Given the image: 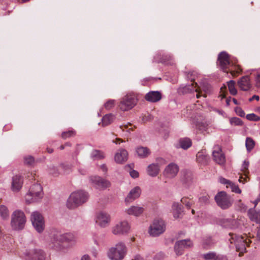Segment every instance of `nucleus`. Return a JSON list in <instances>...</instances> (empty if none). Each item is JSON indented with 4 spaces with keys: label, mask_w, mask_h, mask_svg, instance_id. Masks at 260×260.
Instances as JSON below:
<instances>
[{
    "label": "nucleus",
    "mask_w": 260,
    "mask_h": 260,
    "mask_svg": "<svg viewBox=\"0 0 260 260\" xmlns=\"http://www.w3.org/2000/svg\"><path fill=\"white\" fill-rule=\"evenodd\" d=\"M242 237V236L237 235L236 234L230 233L227 238L229 241L230 242V244H232V245H234L236 243L238 242H237V241H239L241 240Z\"/></svg>",
    "instance_id": "c9c22d12"
},
{
    "label": "nucleus",
    "mask_w": 260,
    "mask_h": 260,
    "mask_svg": "<svg viewBox=\"0 0 260 260\" xmlns=\"http://www.w3.org/2000/svg\"><path fill=\"white\" fill-rule=\"evenodd\" d=\"M141 193V190L140 187L136 186L131 189L125 199V202L126 203H129L136 199H138Z\"/></svg>",
    "instance_id": "dca6fc26"
},
{
    "label": "nucleus",
    "mask_w": 260,
    "mask_h": 260,
    "mask_svg": "<svg viewBox=\"0 0 260 260\" xmlns=\"http://www.w3.org/2000/svg\"><path fill=\"white\" fill-rule=\"evenodd\" d=\"M77 234L74 232L62 233L59 231L52 232L50 236L48 247L57 251H63L66 249L65 243L68 246H72L77 242Z\"/></svg>",
    "instance_id": "f257e3e1"
},
{
    "label": "nucleus",
    "mask_w": 260,
    "mask_h": 260,
    "mask_svg": "<svg viewBox=\"0 0 260 260\" xmlns=\"http://www.w3.org/2000/svg\"><path fill=\"white\" fill-rule=\"evenodd\" d=\"M90 181L98 189H105L111 185L108 180L97 176L90 177Z\"/></svg>",
    "instance_id": "9b49d317"
},
{
    "label": "nucleus",
    "mask_w": 260,
    "mask_h": 260,
    "mask_svg": "<svg viewBox=\"0 0 260 260\" xmlns=\"http://www.w3.org/2000/svg\"><path fill=\"white\" fill-rule=\"evenodd\" d=\"M246 118L250 121H258L260 120V117L254 113L247 114L246 115Z\"/></svg>",
    "instance_id": "a18cd8bd"
},
{
    "label": "nucleus",
    "mask_w": 260,
    "mask_h": 260,
    "mask_svg": "<svg viewBox=\"0 0 260 260\" xmlns=\"http://www.w3.org/2000/svg\"><path fill=\"white\" fill-rule=\"evenodd\" d=\"M231 98L229 97V98H227L226 100V104L227 106H229L231 102Z\"/></svg>",
    "instance_id": "774afa93"
},
{
    "label": "nucleus",
    "mask_w": 260,
    "mask_h": 260,
    "mask_svg": "<svg viewBox=\"0 0 260 260\" xmlns=\"http://www.w3.org/2000/svg\"><path fill=\"white\" fill-rule=\"evenodd\" d=\"M238 241V242L234 245H231L230 246L232 247H235L236 250L240 252L239 255L241 256V253H243L246 251V242L243 237L241 238V240Z\"/></svg>",
    "instance_id": "7c9ffc66"
},
{
    "label": "nucleus",
    "mask_w": 260,
    "mask_h": 260,
    "mask_svg": "<svg viewBox=\"0 0 260 260\" xmlns=\"http://www.w3.org/2000/svg\"><path fill=\"white\" fill-rule=\"evenodd\" d=\"M192 245V242L188 239L178 241L175 244L174 251L177 255H181L183 253L184 248L191 247Z\"/></svg>",
    "instance_id": "9d476101"
},
{
    "label": "nucleus",
    "mask_w": 260,
    "mask_h": 260,
    "mask_svg": "<svg viewBox=\"0 0 260 260\" xmlns=\"http://www.w3.org/2000/svg\"><path fill=\"white\" fill-rule=\"evenodd\" d=\"M23 179L21 176L15 175L12 178V189L14 191H19L22 187Z\"/></svg>",
    "instance_id": "4be33fe9"
},
{
    "label": "nucleus",
    "mask_w": 260,
    "mask_h": 260,
    "mask_svg": "<svg viewBox=\"0 0 260 260\" xmlns=\"http://www.w3.org/2000/svg\"><path fill=\"white\" fill-rule=\"evenodd\" d=\"M235 112L237 113V114L240 117H244L245 116V112L241 108L237 107L235 109Z\"/></svg>",
    "instance_id": "5fc2aeb1"
},
{
    "label": "nucleus",
    "mask_w": 260,
    "mask_h": 260,
    "mask_svg": "<svg viewBox=\"0 0 260 260\" xmlns=\"http://www.w3.org/2000/svg\"><path fill=\"white\" fill-rule=\"evenodd\" d=\"M249 162L248 161L245 160L242 164V169L243 171L245 172L246 171L248 170V168L249 166Z\"/></svg>",
    "instance_id": "4d7b16f0"
},
{
    "label": "nucleus",
    "mask_w": 260,
    "mask_h": 260,
    "mask_svg": "<svg viewBox=\"0 0 260 260\" xmlns=\"http://www.w3.org/2000/svg\"><path fill=\"white\" fill-rule=\"evenodd\" d=\"M245 145L247 151L250 152L254 148L255 142L252 138L247 137L246 139Z\"/></svg>",
    "instance_id": "58836bf2"
},
{
    "label": "nucleus",
    "mask_w": 260,
    "mask_h": 260,
    "mask_svg": "<svg viewBox=\"0 0 260 260\" xmlns=\"http://www.w3.org/2000/svg\"><path fill=\"white\" fill-rule=\"evenodd\" d=\"M239 88L243 91L248 90L250 87L249 77L248 76L242 77L238 82Z\"/></svg>",
    "instance_id": "412c9836"
},
{
    "label": "nucleus",
    "mask_w": 260,
    "mask_h": 260,
    "mask_svg": "<svg viewBox=\"0 0 260 260\" xmlns=\"http://www.w3.org/2000/svg\"><path fill=\"white\" fill-rule=\"evenodd\" d=\"M259 99V96L257 95H254L251 98H250L249 100V101H252L253 100H256V101H258Z\"/></svg>",
    "instance_id": "0e129e2a"
},
{
    "label": "nucleus",
    "mask_w": 260,
    "mask_h": 260,
    "mask_svg": "<svg viewBox=\"0 0 260 260\" xmlns=\"http://www.w3.org/2000/svg\"><path fill=\"white\" fill-rule=\"evenodd\" d=\"M48 172L49 174L53 176H57L59 174L58 169L53 165H50L48 166Z\"/></svg>",
    "instance_id": "37998d69"
},
{
    "label": "nucleus",
    "mask_w": 260,
    "mask_h": 260,
    "mask_svg": "<svg viewBox=\"0 0 260 260\" xmlns=\"http://www.w3.org/2000/svg\"><path fill=\"white\" fill-rule=\"evenodd\" d=\"M26 221L24 213L20 210L14 211L11 215V225L13 230L20 231L24 229Z\"/></svg>",
    "instance_id": "7ed1b4c3"
},
{
    "label": "nucleus",
    "mask_w": 260,
    "mask_h": 260,
    "mask_svg": "<svg viewBox=\"0 0 260 260\" xmlns=\"http://www.w3.org/2000/svg\"><path fill=\"white\" fill-rule=\"evenodd\" d=\"M160 56L161 55H160ZM156 58H159L157 60L158 62L169 65H173L174 64L173 58L170 54H162L161 57H160L159 55H158L155 56V59H156Z\"/></svg>",
    "instance_id": "cd10ccee"
},
{
    "label": "nucleus",
    "mask_w": 260,
    "mask_h": 260,
    "mask_svg": "<svg viewBox=\"0 0 260 260\" xmlns=\"http://www.w3.org/2000/svg\"><path fill=\"white\" fill-rule=\"evenodd\" d=\"M248 214L251 221L260 223V210L255 211L254 208H250L248 211Z\"/></svg>",
    "instance_id": "c756f323"
},
{
    "label": "nucleus",
    "mask_w": 260,
    "mask_h": 260,
    "mask_svg": "<svg viewBox=\"0 0 260 260\" xmlns=\"http://www.w3.org/2000/svg\"><path fill=\"white\" fill-rule=\"evenodd\" d=\"M221 225L224 228L235 229L238 228V224L235 219H224L222 221Z\"/></svg>",
    "instance_id": "393cba45"
},
{
    "label": "nucleus",
    "mask_w": 260,
    "mask_h": 260,
    "mask_svg": "<svg viewBox=\"0 0 260 260\" xmlns=\"http://www.w3.org/2000/svg\"><path fill=\"white\" fill-rule=\"evenodd\" d=\"M197 160L202 165H206L209 160V156L203 154V152H199L197 154Z\"/></svg>",
    "instance_id": "473e14b6"
},
{
    "label": "nucleus",
    "mask_w": 260,
    "mask_h": 260,
    "mask_svg": "<svg viewBox=\"0 0 260 260\" xmlns=\"http://www.w3.org/2000/svg\"><path fill=\"white\" fill-rule=\"evenodd\" d=\"M45 254L41 249H34L27 254L28 260H44Z\"/></svg>",
    "instance_id": "f3484780"
},
{
    "label": "nucleus",
    "mask_w": 260,
    "mask_h": 260,
    "mask_svg": "<svg viewBox=\"0 0 260 260\" xmlns=\"http://www.w3.org/2000/svg\"><path fill=\"white\" fill-rule=\"evenodd\" d=\"M144 211V209L142 207L138 206H132L129 208L126 209V212L129 215H133L135 216H139Z\"/></svg>",
    "instance_id": "5701e85b"
},
{
    "label": "nucleus",
    "mask_w": 260,
    "mask_h": 260,
    "mask_svg": "<svg viewBox=\"0 0 260 260\" xmlns=\"http://www.w3.org/2000/svg\"><path fill=\"white\" fill-rule=\"evenodd\" d=\"M165 254L163 252H159L153 257L154 260H162L165 257Z\"/></svg>",
    "instance_id": "603ef678"
},
{
    "label": "nucleus",
    "mask_w": 260,
    "mask_h": 260,
    "mask_svg": "<svg viewBox=\"0 0 260 260\" xmlns=\"http://www.w3.org/2000/svg\"><path fill=\"white\" fill-rule=\"evenodd\" d=\"M101 169L102 170L103 172L104 173H106L107 171V168L105 164H103L100 167Z\"/></svg>",
    "instance_id": "e2e57ef3"
},
{
    "label": "nucleus",
    "mask_w": 260,
    "mask_h": 260,
    "mask_svg": "<svg viewBox=\"0 0 260 260\" xmlns=\"http://www.w3.org/2000/svg\"><path fill=\"white\" fill-rule=\"evenodd\" d=\"M161 98V93L158 91H150L145 96V100L151 103L157 102L160 101Z\"/></svg>",
    "instance_id": "a211bd4d"
},
{
    "label": "nucleus",
    "mask_w": 260,
    "mask_h": 260,
    "mask_svg": "<svg viewBox=\"0 0 260 260\" xmlns=\"http://www.w3.org/2000/svg\"><path fill=\"white\" fill-rule=\"evenodd\" d=\"M81 260H91V259L88 255L85 254L82 256Z\"/></svg>",
    "instance_id": "680f3d73"
},
{
    "label": "nucleus",
    "mask_w": 260,
    "mask_h": 260,
    "mask_svg": "<svg viewBox=\"0 0 260 260\" xmlns=\"http://www.w3.org/2000/svg\"><path fill=\"white\" fill-rule=\"evenodd\" d=\"M127 248L123 242H118L114 247H111L108 253V256L111 260H121L125 255Z\"/></svg>",
    "instance_id": "20e7f679"
},
{
    "label": "nucleus",
    "mask_w": 260,
    "mask_h": 260,
    "mask_svg": "<svg viewBox=\"0 0 260 260\" xmlns=\"http://www.w3.org/2000/svg\"><path fill=\"white\" fill-rule=\"evenodd\" d=\"M192 145L191 140L188 138H183L179 139L177 148H181L184 150H187Z\"/></svg>",
    "instance_id": "a878e982"
},
{
    "label": "nucleus",
    "mask_w": 260,
    "mask_h": 260,
    "mask_svg": "<svg viewBox=\"0 0 260 260\" xmlns=\"http://www.w3.org/2000/svg\"><path fill=\"white\" fill-rule=\"evenodd\" d=\"M60 166L65 173H68L71 170L72 168V165L67 162L61 164Z\"/></svg>",
    "instance_id": "de8ad7c7"
},
{
    "label": "nucleus",
    "mask_w": 260,
    "mask_h": 260,
    "mask_svg": "<svg viewBox=\"0 0 260 260\" xmlns=\"http://www.w3.org/2000/svg\"><path fill=\"white\" fill-rule=\"evenodd\" d=\"M31 221L35 229L39 233H42L44 230V221L42 215L36 211L31 213Z\"/></svg>",
    "instance_id": "6e6552de"
},
{
    "label": "nucleus",
    "mask_w": 260,
    "mask_h": 260,
    "mask_svg": "<svg viewBox=\"0 0 260 260\" xmlns=\"http://www.w3.org/2000/svg\"><path fill=\"white\" fill-rule=\"evenodd\" d=\"M217 205L222 209L225 210L232 206L233 199L226 192H218L214 197Z\"/></svg>",
    "instance_id": "39448f33"
},
{
    "label": "nucleus",
    "mask_w": 260,
    "mask_h": 260,
    "mask_svg": "<svg viewBox=\"0 0 260 260\" xmlns=\"http://www.w3.org/2000/svg\"><path fill=\"white\" fill-rule=\"evenodd\" d=\"M75 135V132L73 130L64 132L62 133L61 137L63 139H66L68 138L73 136Z\"/></svg>",
    "instance_id": "09e8293b"
},
{
    "label": "nucleus",
    "mask_w": 260,
    "mask_h": 260,
    "mask_svg": "<svg viewBox=\"0 0 260 260\" xmlns=\"http://www.w3.org/2000/svg\"><path fill=\"white\" fill-rule=\"evenodd\" d=\"M128 152L124 149H119L115 155V160L117 163H122L127 160Z\"/></svg>",
    "instance_id": "aec40b11"
},
{
    "label": "nucleus",
    "mask_w": 260,
    "mask_h": 260,
    "mask_svg": "<svg viewBox=\"0 0 260 260\" xmlns=\"http://www.w3.org/2000/svg\"><path fill=\"white\" fill-rule=\"evenodd\" d=\"M115 116L112 114H106L102 118V125L103 126H107L111 124L114 120Z\"/></svg>",
    "instance_id": "f704fd0d"
},
{
    "label": "nucleus",
    "mask_w": 260,
    "mask_h": 260,
    "mask_svg": "<svg viewBox=\"0 0 260 260\" xmlns=\"http://www.w3.org/2000/svg\"><path fill=\"white\" fill-rule=\"evenodd\" d=\"M0 216L3 219H7L9 218V210L5 205H0Z\"/></svg>",
    "instance_id": "4c0bfd02"
},
{
    "label": "nucleus",
    "mask_w": 260,
    "mask_h": 260,
    "mask_svg": "<svg viewBox=\"0 0 260 260\" xmlns=\"http://www.w3.org/2000/svg\"><path fill=\"white\" fill-rule=\"evenodd\" d=\"M137 101V100L134 95H126L121 99L119 106L122 111H127L136 105Z\"/></svg>",
    "instance_id": "1a4fd4ad"
},
{
    "label": "nucleus",
    "mask_w": 260,
    "mask_h": 260,
    "mask_svg": "<svg viewBox=\"0 0 260 260\" xmlns=\"http://www.w3.org/2000/svg\"><path fill=\"white\" fill-rule=\"evenodd\" d=\"M136 152L138 156L141 158L148 157L151 153V151L146 147L139 146L136 148Z\"/></svg>",
    "instance_id": "bb28decb"
},
{
    "label": "nucleus",
    "mask_w": 260,
    "mask_h": 260,
    "mask_svg": "<svg viewBox=\"0 0 260 260\" xmlns=\"http://www.w3.org/2000/svg\"><path fill=\"white\" fill-rule=\"evenodd\" d=\"M193 90L192 85H188L182 87H180L179 89V92L182 93V94H185L191 92Z\"/></svg>",
    "instance_id": "a19ab883"
},
{
    "label": "nucleus",
    "mask_w": 260,
    "mask_h": 260,
    "mask_svg": "<svg viewBox=\"0 0 260 260\" xmlns=\"http://www.w3.org/2000/svg\"><path fill=\"white\" fill-rule=\"evenodd\" d=\"M214 160L219 165H223L225 161L224 155L222 153L221 149L218 151L214 150L212 152Z\"/></svg>",
    "instance_id": "b1692460"
},
{
    "label": "nucleus",
    "mask_w": 260,
    "mask_h": 260,
    "mask_svg": "<svg viewBox=\"0 0 260 260\" xmlns=\"http://www.w3.org/2000/svg\"><path fill=\"white\" fill-rule=\"evenodd\" d=\"M172 210L174 217L175 219L180 218L183 212L182 206L178 203H174L172 205Z\"/></svg>",
    "instance_id": "2f4dec72"
},
{
    "label": "nucleus",
    "mask_w": 260,
    "mask_h": 260,
    "mask_svg": "<svg viewBox=\"0 0 260 260\" xmlns=\"http://www.w3.org/2000/svg\"><path fill=\"white\" fill-rule=\"evenodd\" d=\"M186 76L188 80H190L191 81L193 82L198 77V73L194 71H189L186 73Z\"/></svg>",
    "instance_id": "79ce46f5"
},
{
    "label": "nucleus",
    "mask_w": 260,
    "mask_h": 260,
    "mask_svg": "<svg viewBox=\"0 0 260 260\" xmlns=\"http://www.w3.org/2000/svg\"><path fill=\"white\" fill-rule=\"evenodd\" d=\"M129 175L133 178H136L139 177L138 172L134 170H133L129 172Z\"/></svg>",
    "instance_id": "bf43d9fd"
},
{
    "label": "nucleus",
    "mask_w": 260,
    "mask_h": 260,
    "mask_svg": "<svg viewBox=\"0 0 260 260\" xmlns=\"http://www.w3.org/2000/svg\"><path fill=\"white\" fill-rule=\"evenodd\" d=\"M90 155L91 157L94 159H101L105 157L104 153L99 150H93Z\"/></svg>",
    "instance_id": "e433bc0d"
},
{
    "label": "nucleus",
    "mask_w": 260,
    "mask_h": 260,
    "mask_svg": "<svg viewBox=\"0 0 260 260\" xmlns=\"http://www.w3.org/2000/svg\"><path fill=\"white\" fill-rule=\"evenodd\" d=\"M87 192L80 190L71 193L67 200V206L69 209H74L85 203L88 199Z\"/></svg>",
    "instance_id": "f03ea898"
},
{
    "label": "nucleus",
    "mask_w": 260,
    "mask_h": 260,
    "mask_svg": "<svg viewBox=\"0 0 260 260\" xmlns=\"http://www.w3.org/2000/svg\"><path fill=\"white\" fill-rule=\"evenodd\" d=\"M34 162V158L31 156H28L24 158V162L27 165H31Z\"/></svg>",
    "instance_id": "864d4df0"
},
{
    "label": "nucleus",
    "mask_w": 260,
    "mask_h": 260,
    "mask_svg": "<svg viewBox=\"0 0 260 260\" xmlns=\"http://www.w3.org/2000/svg\"><path fill=\"white\" fill-rule=\"evenodd\" d=\"M181 202L182 204H184L187 209H190L192 205V202L188 201V198L183 197L181 199Z\"/></svg>",
    "instance_id": "3c124183"
},
{
    "label": "nucleus",
    "mask_w": 260,
    "mask_h": 260,
    "mask_svg": "<svg viewBox=\"0 0 260 260\" xmlns=\"http://www.w3.org/2000/svg\"><path fill=\"white\" fill-rule=\"evenodd\" d=\"M132 260H143V259L139 255H137L134 257V258Z\"/></svg>",
    "instance_id": "338daca9"
},
{
    "label": "nucleus",
    "mask_w": 260,
    "mask_h": 260,
    "mask_svg": "<svg viewBox=\"0 0 260 260\" xmlns=\"http://www.w3.org/2000/svg\"><path fill=\"white\" fill-rule=\"evenodd\" d=\"M130 229L128 223L126 221L120 222L113 228L112 232L114 235H120L127 233Z\"/></svg>",
    "instance_id": "4468645a"
},
{
    "label": "nucleus",
    "mask_w": 260,
    "mask_h": 260,
    "mask_svg": "<svg viewBox=\"0 0 260 260\" xmlns=\"http://www.w3.org/2000/svg\"><path fill=\"white\" fill-rule=\"evenodd\" d=\"M238 180L239 182L242 183L243 184H244L245 182H247V179L243 178L242 177H240Z\"/></svg>",
    "instance_id": "69168bd1"
},
{
    "label": "nucleus",
    "mask_w": 260,
    "mask_h": 260,
    "mask_svg": "<svg viewBox=\"0 0 260 260\" xmlns=\"http://www.w3.org/2000/svg\"><path fill=\"white\" fill-rule=\"evenodd\" d=\"M166 230L165 222L162 219H156L150 225L149 233L153 237H157L162 234Z\"/></svg>",
    "instance_id": "0eeeda50"
},
{
    "label": "nucleus",
    "mask_w": 260,
    "mask_h": 260,
    "mask_svg": "<svg viewBox=\"0 0 260 260\" xmlns=\"http://www.w3.org/2000/svg\"><path fill=\"white\" fill-rule=\"evenodd\" d=\"M179 170V166L175 163L171 162L166 166L164 174L167 178H173L177 175Z\"/></svg>",
    "instance_id": "ddd939ff"
},
{
    "label": "nucleus",
    "mask_w": 260,
    "mask_h": 260,
    "mask_svg": "<svg viewBox=\"0 0 260 260\" xmlns=\"http://www.w3.org/2000/svg\"><path fill=\"white\" fill-rule=\"evenodd\" d=\"M230 122L232 125H242L243 124V122L241 119L236 117L231 118L230 120Z\"/></svg>",
    "instance_id": "c03bdc74"
},
{
    "label": "nucleus",
    "mask_w": 260,
    "mask_h": 260,
    "mask_svg": "<svg viewBox=\"0 0 260 260\" xmlns=\"http://www.w3.org/2000/svg\"><path fill=\"white\" fill-rule=\"evenodd\" d=\"M255 85L257 87H260V74H257L255 77Z\"/></svg>",
    "instance_id": "13d9d810"
},
{
    "label": "nucleus",
    "mask_w": 260,
    "mask_h": 260,
    "mask_svg": "<svg viewBox=\"0 0 260 260\" xmlns=\"http://www.w3.org/2000/svg\"><path fill=\"white\" fill-rule=\"evenodd\" d=\"M42 197V187L39 183L33 184L30 188L29 192L26 194V202L31 203L39 201Z\"/></svg>",
    "instance_id": "423d86ee"
},
{
    "label": "nucleus",
    "mask_w": 260,
    "mask_h": 260,
    "mask_svg": "<svg viewBox=\"0 0 260 260\" xmlns=\"http://www.w3.org/2000/svg\"><path fill=\"white\" fill-rule=\"evenodd\" d=\"M115 100H109L104 105L105 108L107 110H110L114 106Z\"/></svg>",
    "instance_id": "8fccbe9b"
},
{
    "label": "nucleus",
    "mask_w": 260,
    "mask_h": 260,
    "mask_svg": "<svg viewBox=\"0 0 260 260\" xmlns=\"http://www.w3.org/2000/svg\"><path fill=\"white\" fill-rule=\"evenodd\" d=\"M217 63L223 72H226V69L230 64L229 54L225 51L221 52L218 54Z\"/></svg>",
    "instance_id": "f8f14e48"
},
{
    "label": "nucleus",
    "mask_w": 260,
    "mask_h": 260,
    "mask_svg": "<svg viewBox=\"0 0 260 260\" xmlns=\"http://www.w3.org/2000/svg\"><path fill=\"white\" fill-rule=\"evenodd\" d=\"M193 175L192 172L187 170H183L181 171V181L184 184L189 185L192 181Z\"/></svg>",
    "instance_id": "6ab92c4d"
},
{
    "label": "nucleus",
    "mask_w": 260,
    "mask_h": 260,
    "mask_svg": "<svg viewBox=\"0 0 260 260\" xmlns=\"http://www.w3.org/2000/svg\"><path fill=\"white\" fill-rule=\"evenodd\" d=\"M203 258L205 260H220V257L219 255H217L215 252H209L204 253L202 255Z\"/></svg>",
    "instance_id": "72a5a7b5"
},
{
    "label": "nucleus",
    "mask_w": 260,
    "mask_h": 260,
    "mask_svg": "<svg viewBox=\"0 0 260 260\" xmlns=\"http://www.w3.org/2000/svg\"><path fill=\"white\" fill-rule=\"evenodd\" d=\"M159 166L158 164L149 165L147 169L148 174L151 177L156 176L159 172Z\"/></svg>",
    "instance_id": "c85d7f7f"
},
{
    "label": "nucleus",
    "mask_w": 260,
    "mask_h": 260,
    "mask_svg": "<svg viewBox=\"0 0 260 260\" xmlns=\"http://www.w3.org/2000/svg\"><path fill=\"white\" fill-rule=\"evenodd\" d=\"M219 182H220V183L222 184H228V185H230L231 181H230L229 180H228L223 177H220L219 178Z\"/></svg>",
    "instance_id": "6e6d98bb"
},
{
    "label": "nucleus",
    "mask_w": 260,
    "mask_h": 260,
    "mask_svg": "<svg viewBox=\"0 0 260 260\" xmlns=\"http://www.w3.org/2000/svg\"><path fill=\"white\" fill-rule=\"evenodd\" d=\"M110 221V215L105 212H101L97 214L96 223L101 227L107 226Z\"/></svg>",
    "instance_id": "2eb2a0df"
},
{
    "label": "nucleus",
    "mask_w": 260,
    "mask_h": 260,
    "mask_svg": "<svg viewBox=\"0 0 260 260\" xmlns=\"http://www.w3.org/2000/svg\"><path fill=\"white\" fill-rule=\"evenodd\" d=\"M228 86L230 92L231 94L235 95L237 93V91L235 87V82L234 80H230L228 82Z\"/></svg>",
    "instance_id": "ea45409f"
},
{
    "label": "nucleus",
    "mask_w": 260,
    "mask_h": 260,
    "mask_svg": "<svg viewBox=\"0 0 260 260\" xmlns=\"http://www.w3.org/2000/svg\"><path fill=\"white\" fill-rule=\"evenodd\" d=\"M229 186L231 187V189L233 192H234L237 193H240L241 192V190L239 188L238 185L236 184L235 183L231 182Z\"/></svg>",
    "instance_id": "49530a36"
},
{
    "label": "nucleus",
    "mask_w": 260,
    "mask_h": 260,
    "mask_svg": "<svg viewBox=\"0 0 260 260\" xmlns=\"http://www.w3.org/2000/svg\"><path fill=\"white\" fill-rule=\"evenodd\" d=\"M260 202V194L258 195L256 199H255L252 203L254 204V208L258 202Z\"/></svg>",
    "instance_id": "052dcab7"
}]
</instances>
